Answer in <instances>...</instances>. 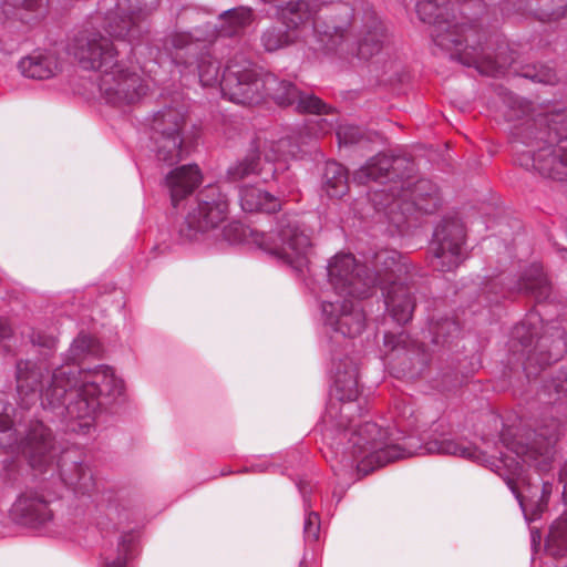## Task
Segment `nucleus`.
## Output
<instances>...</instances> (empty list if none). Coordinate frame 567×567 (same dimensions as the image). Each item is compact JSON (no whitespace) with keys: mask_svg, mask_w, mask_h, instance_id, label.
Listing matches in <instances>:
<instances>
[{"mask_svg":"<svg viewBox=\"0 0 567 567\" xmlns=\"http://www.w3.org/2000/svg\"><path fill=\"white\" fill-rule=\"evenodd\" d=\"M414 267L408 258L393 249H380L359 265L352 254H337L327 265L328 286L333 296L318 297L320 320L327 333L331 354L330 400L319 424L322 436V454L337 477L354 474L365 476L361 465L368 461L374 440L363 434L368 424L377 425L403 443L405 437L419 436L425 423H421L420 413L413 405L404 403L395 424L382 426L375 422L355 424V417L367 411V399L361 395L358 381V365L353 358L341 357L333 344H340L339 338H355L367 326V316L359 301L373 295L380 286L385 310L398 324L412 319L415 309L413 288Z\"/></svg>","mask_w":567,"mask_h":567,"instance_id":"obj_1","label":"nucleus"},{"mask_svg":"<svg viewBox=\"0 0 567 567\" xmlns=\"http://www.w3.org/2000/svg\"><path fill=\"white\" fill-rule=\"evenodd\" d=\"M157 6L158 0H117L114 10L105 13L104 30L120 44L130 47V59L144 72H155L156 65H174L186 82L198 79L203 86L219 83L223 96L237 104H258L268 97L278 106L292 107L298 113H330L331 109L312 92L303 91L291 80L262 70L244 53H236L228 60L219 79L220 65L216 60L203 56L199 61L182 64L177 51L184 48H172V32L156 39L161 45H151L147 18ZM196 43L193 42L192 47Z\"/></svg>","mask_w":567,"mask_h":567,"instance_id":"obj_2","label":"nucleus"},{"mask_svg":"<svg viewBox=\"0 0 567 567\" xmlns=\"http://www.w3.org/2000/svg\"><path fill=\"white\" fill-rule=\"evenodd\" d=\"M8 409L0 398V431L6 433V441L0 440V446L10 449L12 453L21 452L29 467L40 476V491L21 493L12 504L9 515L14 523L34 530H47L54 519L50 503L61 497L64 491L91 499L99 513L96 526L103 535L110 527L115 530L118 525L132 520V502L127 492L97 482L82 453L73 447L60 450L47 425L37 423L31 426L25 442L18 444L8 423Z\"/></svg>","mask_w":567,"mask_h":567,"instance_id":"obj_3","label":"nucleus"},{"mask_svg":"<svg viewBox=\"0 0 567 567\" xmlns=\"http://www.w3.org/2000/svg\"><path fill=\"white\" fill-rule=\"evenodd\" d=\"M561 425L563 419H555L549 430V425L544 420L534 431L533 441L526 444L518 441L516 433L511 429H504L499 435V443L505 451L499 450V456H495L488 455L471 443L455 441L452 437L451 426L444 419L433 421L429 431H422L419 436L405 437L403 443L386 436V433L380 431L377 425L368 424L363 429V434L374 440L372 442L374 445L361 468H364V474H369L390 462L419 454L436 453L471 460L489 468L504 480L517 499L525 520L530 523L538 519L546 509L553 484L543 482L542 496L529 508L518 492L517 483L524 480L525 465L536 468L539 473L550 470L555 446L561 436Z\"/></svg>","mask_w":567,"mask_h":567,"instance_id":"obj_4","label":"nucleus"},{"mask_svg":"<svg viewBox=\"0 0 567 567\" xmlns=\"http://www.w3.org/2000/svg\"><path fill=\"white\" fill-rule=\"evenodd\" d=\"M29 338L43 355L40 361L28 360L42 372L40 381L33 385L39 394V413L64 433L92 435L97 415L114 412L125 402L124 381L112 367L82 368L84 360L101 354L102 346L91 334L80 332L49 378L53 363L48 359L58 348V336L37 328Z\"/></svg>","mask_w":567,"mask_h":567,"instance_id":"obj_5","label":"nucleus"},{"mask_svg":"<svg viewBox=\"0 0 567 567\" xmlns=\"http://www.w3.org/2000/svg\"><path fill=\"white\" fill-rule=\"evenodd\" d=\"M472 4H481V0H467L460 4L456 13L453 0H417L416 14L421 21L431 25L433 43L450 53L451 59L465 66L475 68L478 73L488 76H501L513 62L505 43L492 51L487 43L486 32L481 21L467 16Z\"/></svg>","mask_w":567,"mask_h":567,"instance_id":"obj_6","label":"nucleus"},{"mask_svg":"<svg viewBox=\"0 0 567 567\" xmlns=\"http://www.w3.org/2000/svg\"><path fill=\"white\" fill-rule=\"evenodd\" d=\"M413 172L414 165L406 158L379 153L353 174L354 183L380 184V188L370 193V200L375 212L399 233L414 212L433 214L442 204L436 184L427 178L412 182Z\"/></svg>","mask_w":567,"mask_h":567,"instance_id":"obj_7","label":"nucleus"},{"mask_svg":"<svg viewBox=\"0 0 567 567\" xmlns=\"http://www.w3.org/2000/svg\"><path fill=\"white\" fill-rule=\"evenodd\" d=\"M72 53L84 70L101 72L99 90L106 104L125 110L148 93V83L120 60L118 44L99 32L74 39Z\"/></svg>","mask_w":567,"mask_h":567,"instance_id":"obj_8","label":"nucleus"},{"mask_svg":"<svg viewBox=\"0 0 567 567\" xmlns=\"http://www.w3.org/2000/svg\"><path fill=\"white\" fill-rule=\"evenodd\" d=\"M516 162L554 181L567 179V111L539 113L524 118L512 128Z\"/></svg>","mask_w":567,"mask_h":567,"instance_id":"obj_9","label":"nucleus"},{"mask_svg":"<svg viewBox=\"0 0 567 567\" xmlns=\"http://www.w3.org/2000/svg\"><path fill=\"white\" fill-rule=\"evenodd\" d=\"M228 198L218 185H207L199 192L196 204L184 217L162 227L150 250V259L161 260L177 256L200 241L209 229L217 228L228 216Z\"/></svg>","mask_w":567,"mask_h":567,"instance_id":"obj_10","label":"nucleus"},{"mask_svg":"<svg viewBox=\"0 0 567 567\" xmlns=\"http://www.w3.org/2000/svg\"><path fill=\"white\" fill-rule=\"evenodd\" d=\"M224 238L230 244H252L266 254L290 266L299 275L310 272L312 241L309 229L297 215L282 216L270 233L244 225L229 223L223 230Z\"/></svg>","mask_w":567,"mask_h":567,"instance_id":"obj_11","label":"nucleus"},{"mask_svg":"<svg viewBox=\"0 0 567 567\" xmlns=\"http://www.w3.org/2000/svg\"><path fill=\"white\" fill-rule=\"evenodd\" d=\"M42 377L41 369H37V365L29 361H18L17 363V393H18V406L13 408L8 401L4 393H0V398H3L6 404L9 406L6 411L9 415V426L16 435L17 443H24L27 440L28 432L31 426H35L37 423L45 425V420L39 413V394L37 385ZM0 440L6 441V433L0 431ZM7 454L12 455L11 458H6L2 465V478L10 485L14 486L21 483L22 475L24 472V465L21 461V452L12 453L10 449L0 446Z\"/></svg>","mask_w":567,"mask_h":567,"instance_id":"obj_12","label":"nucleus"},{"mask_svg":"<svg viewBox=\"0 0 567 567\" xmlns=\"http://www.w3.org/2000/svg\"><path fill=\"white\" fill-rule=\"evenodd\" d=\"M461 333L460 323L451 318L434 319L427 322V328L422 331L421 340H411L405 332L399 334L385 333L384 346L390 348L394 359L399 360L398 373L405 378L420 377L427 367L431 354L435 348L452 350L457 347L455 340Z\"/></svg>","mask_w":567,"mask_h":567,"instance_id":"obj_13","label":"nucleus"},{"mask_svg":"<svg viewBox=\"0 0 567 567\" xmlns=\"http://www.w3.org/2000/svg\"><path fill=\"white\" fill-rule=\"evenodd\" d=\"M544 321L537 310L529 311L511 332L509 351L518 355L528 379L536 377L542 369L557 362L567 351L564 330L555 329L550 336L542 334Z\"/></svg>","mask_w":567,"mask_h":567,"instance_id":"obj_14","label":"nucleus"},{"mask_svg":"<svg viewBox=\"0 0 567 567\" xmlns=\"http://www.w3.org/2000/svg\"><path fill=\"white\" fill-rule=\"evenodd\" d=\"M301 153V145L292 136L270 141L264 146L265 165L261 167L259 146L256 142H252L251 148L245 158L228 167L227 176L231 182H237L251 175L260 176L266 182L270 176L278 184L282 185V193H291L295 182L289 173L288 161L299 157Z\"/></svg>","mask_w":567,"mask_h":567,"instance_id":"obj_15","label":"nucleus"},{"mask_svg":"<svg viewBox=\"0 0 567 567\" xmlns=\"http://www.w3.org/2000/svg\"><path fill=\"white\" fill-rule=\"evenodd\" d=\"M480 293L468 305V311L474 316L489 319L491 307L502 300L523 293L533 296L537 302L546 301L551 292V286L544 274L543 266L533 262L518 278L501 272L493 278H486L480 284Z\"/></svg>","mask_w":567,"mask_h":567,"instance_id":"obj_16","label":"nucleus"},{"mask_svg":"<svg viewBox=\"0 0 567 567\" xmlns=\"http://www.w3.org/2000/svg\"><path fill=\"white\" fill-rule=\"evenodd\" d=\"M188 103L177 93L147 117L148 148L157 161L173 165L187 154L182 132L186 124Z\"/></svg>","mask_w":567,"mask_h":567,"instance_id":"obj_17","label":"nucleus"},{"mask_svg":"<svg viewBox=\"0 0 567 567\" xmlns=\"http://www.w3.org/2000/svg\"><path fill=\"white\" fill-rule=\"evenodd\" d=\"M430 264L437 271H454L467 257L465 226L458 218L445 217L435 227Z\"/></svg>","mask_w":567,"mask_h":567,"instance_id":"obj_18","label":"nucleus"},{"mask_svg":"<svg viewBox=\"0 0 567 567\" xmlns=\"http://www.w3.org/2000/svg\"><path fill=\"white\" fill-rule=\"evenodd\" d=\"M254 19L252 10L248 7H237L223 11L215 24L207 23L197 27L193 32L172 31L169 41L172 48H186L193 42H210L216 38H234L241 35Z\"/></svg>","mask_w":567,"mask_h":567,"instance_id":"obj_19","label":"nucleus"},{"mask_svg":"<svg viewBox=\"0 0 567 567\" xmlns=\"http://www.w3.org/2000/svg\"><path fill=\"white\" fill-rule=\"evenodd\" d=\"M202 182V174L197 165H183L173 169L165 178L173 206L192 194Z\"/></svg>","mask_w":567,"mask_h":567,"instance_id":"obj_20","label":"nucleus"},{"mask_svg":"<svg viewBox=\"0 0 567 567\" xmlns=\"http://www.w3.org/2000/svg\"><path fill=\"white\" fill-rule=\"evenodd\" d=\"M543 393L547 395L548 402L551 405L546 410L544 415L538 421L535 431L544 420L550 426L551 421L555 419H563V430L567 420V415L565 413L566 408L563 405L556 406L554 403L567 396V369H560L556 375L546 382L543 386Z\"/></svg>","mask_w":567,"mask_h":567,"instance_id":"obj_21","label":"nucleus"},{"mask_svg":"<svg viewBox=\"0 0 567 567\" xmlns=\"http://www.w3.org/2000/svg\"><path fill=\"white\" fill-rule=\"evenodd\" d=\"M239 203L244 212L272 214L280 209L278 197L257 185H244L239 188Z\"/></svg>","mask_w":567,"mask_h":567,"instance_id":"obj_22","label":"nucleus"},{"mask_svg":"<svg viewBox=\"0 0 567 567\" xmlns=\"http://www.w3.org/2000/svg\"><path fill=\"white\" fill-rule=\"evenodd\" d=\"M452 362L456 365L443 370L433 381V388L440 392H450L461 386L468 375L474 372L477 364L475 355L471 358L465 355L463 359L457 355L452 359Z\"/></svg>","mask_w":567,"mask_h":567,"instance_id":"obj_23","label":"nucleus"},{"mask_svg":"<svg viewBox=\"0 0 567 567\" xmlns=\"http://www.w3.org/2000/svg\"><path fill=\"white\" fill-rule=\"evenodd\" d=\"M48 3V0H2L0 4L3 19L31 23L45 16Z\"/></svg>","mask_w":567,"mask_h":567,"instance_id":"obj_24","label":"nucleus"},{"mask_svg":"<svg viewBox=\"0 0 567 567\" xmlns=\"http://www.w3.org/2000/svg\"><path fill=\"white\" fill-rule=\"evenodd\" d=\"M337 128V138L340 144H360L363 138V132L355 125H338L327 118H318L306 123L303 131L312 138L328 134Z\"/></svg>","mask_w":567,"mask_h":567,"instance_id":"obj_25","label":"nucleus"},{"mask_svg":"<svg viewBox=\"0 0 567 567\" xmlns=\"http://www.w3.org/2000/svg\"><path fill=\"white\" fill-rule=\"evenodd\" d=\"M18 68L29 79L47 80L58 71V59L50 52H33L20 60Z\"/></svg>","mask_w":567,"mask_h":567,"instance_id":"obj_26","label":"nucleus"},{"mask_svg":"<svg viewBox=\"0 0 567 567\" xmlns=\"http://www.w3.org/2000/svg\"><path fill=\"white\" fill-rule=\"evenodd\" d=\"M321 188L330 198L344 196L349 189L347 168L336 161H328L321 177Z\"/></svg>","mask_w":567,"mask_h":567,"instance_id":"obj_27","label":"nucleus"},{"mask_svg":"<svg viewBox=\"0 0 567 567\" xmlns=\"http://www.w3.org/2000/svg\"><path fill=\"white\" fill-rule=\"evenodd\" d=\"M137 532L128 530L118 537L116 549H106L103 553V567H127L134 557L137 545Z\"/></svg>","mask_w":567,"mask_h":567,"instance_id":"obj_28","label":"nucleus"},{"mask_svg":"<svg viewBox=\"0 0 567 567\" xmlns=\"http://www.w3.org/2000/svg\"><path fill=\"white\" fill-rule=\"evenodd\" d=\"M297 487L302 497L305 522H303V537L307 544L316 543L319 539L321 522L318 512L311 509L310 494L312 486L309 482L300 480Z\"/></svg>","mask_w":567,"mask_h":567,"instance_id":"obj_29","label":"nucleus"},{"mask_svg":"<svg viewBox=\"0 0 567 567\" xmlns=\"http://www.w3.org/2000/svg\"><path fill=\"white\" fill-rule=\"evenodd\" d=\"M545 549L553 557L567 556V511L551 524Z\"/></svg>","mask_w":567,"mask_h":567,"instance_id":"obj_30","label":"nucleus"},{"mask_svg":"<svg viewBox=\"0 0 567 567\" xmlns=\"http://www.w3.org/2000/svg\"><path fill=\"white\" fill-rule=\"evenodd\" d=\"M567 14V0H539L535 16L543 22L558 21Z\"/></svg>","mask_w":567,"mask_h":567,"instance_id":"obj_31","label":"nucleus"},{"mask_svg":"<svg viewBox=\"0 0 567 567\" xmlns=\"http://www.w3.org/2000/svg\"><path fill=\"white\" fill-rule=\"evenodd\" d=\"M522 76L536 83L549 85H554L558 81L555 70L546 64L527 65L523 70Z\"/></svg>","mask_w":567,"mask_h":567,"instance_id":"obj_32","label":"nucleus"},{"mask_svg":"<svg viewBox=\"0 0 567 567\" xmlns=\"http://www.w3.org/2000/svg\"><path fill=\"white\" fill-rule=\"evenodd\" d=\"M278 466L271 461L264 458L251 462L244 468V472L264 473L274 472Z\"/></svg>","mask_w":567,"mask_h":567,"instance_id":"obj_33","label":"nucleus"},{"mask_svg":"<svg viewBox=\"0 0 567 567\" xmlns=\"http://www.w3.org/2000/svg\"><path fill=\"white\" fill-rule=\"evenodd\" d=\"M12 337V327L8 319L0 317V343L3 346L6 351L10 350V346L7 341Z\"/></svg>","mask_w":567,"mask_h":567,"instance_id":"obj_34","label":"nucleus"},{"mask_svg":"<svg viewBox=\"0 0 567 567\" xmlns=\"http://www.w3.org/2000/svg\"><path fill=\"white\" fill-rule=\"evenodd\" d=\"M559 482L564 486L563 496L567 501V465H565L559 473Z\"/></svg>","mask_w":567,"mask_h":567,"instance_id":"obj_35","label":"nucleus"},{"mask_svg":"<svg viewBox=\"0 0 567 567\" xmlns=\"http://www.w3.org/2000/svg\"><path fill=\"white\" fill-rule=\"evenodd\" d=\"M344 492H346V489L342 486H340V485L334 487V489L332 492V498L336 499L334 507H337V505L341 502Z\"/></svg>","mask_w":567,"mask_h":567,"instance_id":"obj_36","label":"nucleus"},{"mask_svg":"<svg viewBox=\"0 0 567 567\" xmlns=\"http://www.w3.org/2000/svg\"><path fill=\"white\" fill-rule=\"evenodd\" d=\"M540 533L538 530H532V545L536 546L540 543Z\"/></svg>","mask_w":567,"mask_h":567,"instance_id":"obj_37","label":"nucleus"},{"mask_svg":"<svg viewBox=\"0 0 567 567\" xmlns=\"http://www.w3.org/2000/svg\"><path fill=\"white\" fill-rule=\"evenodd\" d=\"M326 506V511L329 515H332L333 514V509L331 508V506H328V505H324Z\"/></svg>","mask_w":567,"mask_h":567,"instance_id":"obj_38","label":"nucleus"},{"mask_svg":"<svg viewBox=\"0 0 567 567\" xmlns=\"http://www.w3.org/2000/svg\"><path fill=\"white\" fill-rule=\"evenodd\" d=\"M509 101H512V102L516 103V102H517V99H516V97H514V96H509Z\"/></svg>","mask_w":567,"mask_h":567,"instance_id":"obj_39","label":"nucleus"}]
</instances>
